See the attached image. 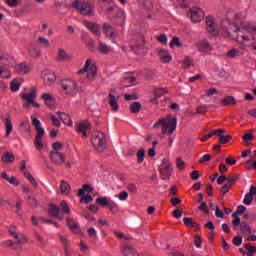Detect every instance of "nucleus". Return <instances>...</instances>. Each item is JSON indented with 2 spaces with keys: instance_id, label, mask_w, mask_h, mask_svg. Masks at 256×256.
Instances as JSON below:
<instances>
[{
  "instance_id": "obj_47",
  "label": "nucleus",
  "mask_w": 256,
  "mask_h": 256,
  "mask_svg": "<svg viewBox=\"0 0 256 256\" xmlns=\"http://www.w3.org/2000/svg\"><path fill=\"white\" fill-rule=\"evenodd\" d=\"M231 139H233V136L231 135H221L219 140H218V143H220L221 145H227V143H229V141H231Z\"/></svg>"
},
{
  "instance_id": "obj_40",
  "label": "nucleus",
  "mask_w": 256,
  "mask_h": 256,
  "mask_svg": "<svg viewBox=\"0 0 256 256\" xmlns=\"http://www.w3.org/2000/svg\"><path fill=\"white\" fill-rule=\"evenodd\" d=\"M0 77L2 79H9L11 77V71L6 66H0Z\"/></svg>"
},
{
  "instance_id": "obj_60",
  "label": "nucleus",
  "mask_w": 256,
  "mask_h": 256,
  "mask_svg": "<svg viewBox=\"0 0 256 256\" xmlns=\"http://www.w3.org/2000/svg\"><path fill=\"white\" fill-rule=\"evenodd\" d=\"M93 202V197H91V195H83L82 198L80 199V203H84L85 205H87L88 203Z\"/></svg>"
},
{
  "instance_id": "obj_64",
  "label": "nucleus",
  "mask_w": 256,
  "mask_h": 256,
  "mask_svg": "<svg viewBox=\"0 0 256 256\" xmlns=\"http://www.w3.org/2000/svg\"><path fill=\"white\" fill-rule=\"evenodd\" d=\"M127 189L130 193H132V195H135V193H137V185H135L134 183L128 184Z\"/></svg>"
},
{
  "instance_id": "obj_36",
  "label": "nucleus",
  "mask_w": 256,
  "mask_h": 256,
  "mask_svg": "<svg viewBox=\"0 0 256 256\" xmlns=\"http://www.w3.org/2000/svg\"><path fill=\"white\" fill-rule=\"evenodd\" d=\"M23 83V80L21 79H14L11 83H10V89L13 93H17V91H19L21 84Z\"/></svg>"
},
{
  "instance_id": "obj_51",
  "label": "nucleus",
  "mask_w": 256,
  "mask_h": 256,
  "mask_svg": "<svg viewBox=\"0 0 256 256\" xmlns=\"http://www.w3.org/2000/svg\"><path fill=\"white\" fill-rule=\"evenodd\" d=\"M38 41L42 45V47H45V48L51 47V43H49V39H47L43 36H39Z\"/></svg>"
},
{
  "instance_id": "obj_55",
  "label": "nucleus",
  "mask_w": 256,
  "mask_h": 256,
  "mask_svg": "<svg viewBox=\"0 0 256 256\" xmlns=\"http://www.w3.org/2000/svg\"><path fill=\"white\" fill-rule=\"evenodd\" d=\"M167 90L164 88H156L154 90V97H163V95H166Z\"/></svg>"
},
{
  "instance_id": "obj_59",
  "label": "nucleus",
  "mask_w": 256,
  "mask_h": 256,
  "mask_svg": "<svg viewBox=\"0 0 256 256\" xmlns=\"http://www.w3.org/2000/svg\"><path fill=\"white\" fill-rule=\"evenodd\" d=\"M232 188H233V186L226 183L220 188V193H222V195H226V193H229V190H231Z\"/></svg>"
},
{
  "instance_id": "obj_15",
  "label": "nucleus",
  "mask_w": 256,
  "mask_h": 256,
  "mask_svg": "<svg viewBox=\"0 0 256 256\" xmlns=\"http://www.w3.org/2000/svg\"><path fill=\"white\" fill-rule=\"evenodd\" d=\"M32 125H34L35 131L37 133L35 137L38 139H43V137H45V129L41 127V121H39L37 118H34L32 119Z\"/></svg>"
},
{
  "instance_id": "obj_1",
  "label": "nucleus",
  "mask_w": 256,
  "mask_h": 256,
  "mask_svg": "<svg viewBox=\"0 0 256 256\" xmlns=\"http://www.w3.org/2000/svg\"><path fill=\"white\" fill-rule=\"evenodd\" d=\"M162 127V133H167L168 135H173L175 129H177V118L168 115L166 118H159V120L153 125L154 129H159Z\"/></svg>"
},
{
  "instance_id": "obj_54",
  "label": "nucleus",
  "mask_w": 256,
  "mask_h": 256,
  "mask_svg": "<svg viewBox=\"0 0 256 256\" xmlns=\"http://www.w3.org/2000/svg\"><path fill=\"white\" fill-rule=\"evenodd\" d=\"M183 47V44L179 40V37H173L172 41L170 42V48L173 49V47Z\"/></svg>"
},
{
  "instance_id": "obj_23",
  "label": "nucleus",
  "mask_w": 256,
  "mask_h": 256,
  "mask_svg": "<svg viewBox=\"0 0 256 256\" xmlns=\"http://www.w3.org/2000/svg\"><path fill=\"white\" fill-rule=\"evenodd\" d=\"M9 233H10L11 236L14 237V239L16 240V243L18 245H21L23 243H27V238H25V236H23V235L17 234V231H15V229L10 228Z\"/></svg>"
},
{
  "instance_id": "obj_10",
  "label": "nucleus",
  "mask_w": 256,
  "mask_h": 256,
  "mask_svg": "<svg viewBox=\"0 0 256 256\" xmlns=\"http://www.w3.org/2000/svg\"><path fill=\"white\" fill-rule=\"evenodd\" d=\"M36 97H37V90L35 89V87L31 88L30 93L21 94V99H23V101H26V103L24 104V107H29V105H31V103L35 101Z\"/></svg>"
},
{
  "instance_id": "obj_43",
  "label": "nucleus",
  "mask_w": 256,
  "mask_h": 256,
  "mask_svg": "<svg viewBox=\"0 0 256 256\" xmlns=\"http://www.w3.org/2000/svg\"><path fill=\"white\" fill-rule=\"evenodd\" d=\"M98 51H100V53H103L104 55H107V53L111 51V48L107 46V44L99 42Z\"/></svg>"
},
{
  "instance_id": "obj_17",
  "label": "nucleus",
  "mask_w": 256,
  "mask_h": 256,
  "mask_svg": "<svg viewBox=\"0 0 256 256\" xmlns=\"http://www.w3.org/2000/svg\"><path fill=\"white\" fill-rule=\"evenodd\" d=\"M196 47L198 48L199 51H201L202 53H209V51H211L213 48L211 47V44L209 43V41H207L206 39L204 40H200L197 44Z\"/></svg>"
},
{
  "instance_id": "obj_28",
  "label": "nucleus",
  "mask_w": 256,
  "mask_h": 256,
  "mask_svg": "<svg viewBox=\"0 0 256 256\" xmlns=\"http://www.w3.org/2000/svg\"><path fill=\"white\" fill-rule=\"evenodd\" d=\"M5 127H6V137H9V135H11V131H13V122H11L10 113L6 114Z\"/></svg>"
},
{
  "instance_id": "obj_12",
  "label": "nucleus",
  "mask_w": 256,
  "mask_h": 256,
  "mask_svg": "<svg viewBox=\"0 0 256 256\" xmlns=\"http://www.w3.org/2000/svg\"><path fill=\"white\" fill-rule=\"evenodd\" d=\"M91 130V123L87 120H83L76 126V131L82 133L83 137H88L87 131Z\"/></svg>"
},
{
  "instance_id": "obj_42",
  "label": "nucleus",
  "mask_w": 256,
  "mask_h": 256,
  "mask_svg": "<svg viewBox=\"0 0 256 256\" xmlns=\"http://www.w3.org/2000/svg\"><path fill=\"white\" fill-rule=\"evenodd\" d=\"M24 177H26V179H28V181H30V183L32 184L33 187H35V188L39 187V184L37 183V181L35 180L33 175L30 174V172L25 171Z\"/></svg>"
},
{
  "instance_id": "obj_8",
  "label": "nucleus",
  "mask_w": 256,
  "mask_h": 256,
  "mask_svg": "<svg viewBox=\"0 0 256 256\" xmlns=\"http://www.w3.org/2000/svg\"><path fill=\"white\" fill-rule=\"evenodd\" d=\"M192 23H201L205 19V11L199 7H194L189 10Z\"/></svg>"
},
{
  "instance_id": "obj_22",
  "label": "nucleus",
  "mask_w": 256,
  "mask_h": 256,
  "mask_svg": "<svg viewBox=\"0 0 256 256\" xmlns=\"http://www.w3.org/2000/svg\"><path fill=\"white\" fill-rule=\"evenodd\" d=\"M60 242L62 246L64 247V253L66 256H71V252H69V249L71 247V242H69V239H67L65 236L60 235L59 236Z\"/></svg>"
},
{
  "instance_id": "obj_29",
  "label": "nucleus",
  "mask_w": 256,
  "mask_h": 256,
  "mask_svg": "<svg viewBox=\"0 0 256 256\" xmlns=\"http://www.w3.org/2000/svg\"><path fill=\"white\" fill-rule=\"evenodd\" d=\"M223 107H229L230 105H237V101H235V97L226 96L220 101Z\"/></svg>"
},
{
  "instance_id": "obj_21",
  "label": "nucleus",
  "mask_w": 256,
  "mask_h": 256,
  "mask_svg": "<svg viewBox=\"0 0 256 256\" xmlns=\"http://www.w3.org/2000/svg\"><path fill=\"white\" fill-rule=\"evenodd\" d=\"M102 29L106 37H108L109 39H113V36L115 35V29L113 28V26H111V24L105 22L102 26Z\"/></svg>"
},
{
  "instance_id": "obj_63",
  "label": "nucleus",
  "mask_w": 256,
  "mask_h": 256,
  "mask_svg": "<svg viewBox=\"0 0 256 256\" xmlns=\"http://www.w3.org/2000/svg\"><path fill=\"white\" fill-rule=\"evenodd\" d=\"M233 245H236V247H239L243 243V237L242 236H236L232 240Z\"/></svg>"
},
{
  "instance_id": "obj_11",
  "label": "nucleus",
  "mask_w": 256,
  "mask_h": 256,
  "mask_svg": "<svg viewBox=\"0 0 256 256\" xmlns=\"http://www.w3.org/2000/svg\"><path fill=\"white\" fill-rule=\"evenodd\" d=\"M206 31L213 37L219 33L215 27V18L213 16L206 17Z\"/></svg>"
},
{
  "instance_id": "obj_57",
  "label": "nucleus",
  "mask_w": 256,
  "mask_h": 256,
  "mask_svg": "<svg viewBox=\"0 0 256 256\" xmlns=\"http://www.w3.org/2000/svg\"><path fill=\"white\" fill-rule=\"evenodd\" d=\"M108 209H109L112 213H118V211H119V206H118L117 203H115V202H109V204H108Z\"/></svg>"
},
{
  "instance_id": "obj_56",
  "label": "nucleus",
  "mask_w": 256,
  "mask_h": 256,
  "mask_svg": "<svg viewBox=\"0 0 256 256\" xmlns=\"http://www.w3.org/2000/svg\"><path fill=\"white\" fill-rule=\"evenodd\" d=\"M34 146L36 147L37 151H41V149H43V140H42V138L35 137Z\"/></svg>"
},
{
  "instance_id": "obj_61",
  "label": "nucleus",
  "mask_w": 256,
  "mask_h": 256,
  "mask_svg": "<svg viewBox=\"0 0 256 256\" xmlns=\"http://www.w3.org/2000/svg\"><path fill=\"white\" fill-rule=\"evenodd\" d=\"M115 237L118 239H123L124 241H130V236L125 235L123 232H115L114 233Z\"/></svg>"
},
{
  "instance_id": "obj_44",
  "label": "nucleus",
  "mask_w": 256,
  "mask_h": 256,
  "mask_svg": "<svg viewBox=\"0 0 256 256\" xmlns=\"http://www.w3.org/2000/svg\"><path fill=\"white\" fill-rule=\"evenodd\" d=\"M52 151L50 153H61V149H63V143L61 142H54L52 144Z\"/></svg>"
},
{
  "instance_id": "obj_53",
  "label": "nucleus",
  "mask_w": 256,
  "mask_h": 256,
  "mask_svg": "<svg viewBox=\"0 0 256 256\" xmlns=\"http://www.w3.org/2000/svg\"><path fill=\"white\" fill-rule=\"evenodd\" d=\"M254 135H253V130H248V133H246L243 137H242V139H243V141L245 142V143H247V141H253V139H254Z\"/></svg>"
},
{
  "instance_id": "obj_19",
  "label": "nucleus",
  "mask_w": 256,
  "mask_h": 256,
  "mask_svg": "<svg viewBox=\"0 0 256 256\" xmlns=\"http://www.w3.org/2000/svg\"><path fill=\"white\" fill-rule=\"evenodd\" d=\"M66 223L72 233H81V227L73 218H66Z\"/></svg>"
},
{
  "instance_id": "obj_39",
  "label": "nucleus",
  "mask_w": 256,
  "mask_h": 256,
  "mask_svg": "<svg viewBox=\"0 0 256 256\" xmlns=\"http://www.w3.org/2000/svg\"><path fill=\"white\" fill-rule=\"evenodd\" d=\"M2 161L3 163H13L15 161V155L11 152H6L2 155Z\"/></svg>"
},
{
  "instance_id": "obj_49",
  "label": "nucleus",
  "mask_w": 256,
  "mask_h": 256,
  "mask_svg": "<svg viewBox=\"0 0 256 256\" xmlns=\"http://www.w3.org/2000/svg\"><path fill=\"white\" fill-rule=\"evenodd\" d=\"M60 207L62 208L63 213L66 215H71V209L69 208V205H67V202L65 200H62L60 202Z\"/></svg>"
},
{
  "instance_id": "obj_37",
  "label": "nucleus",
  "mask_w": 256,
  "mask_h": 256,
  "mask_svg": "<svg viewBox=\"0 0 256 256\" xmlns=\"http://www.w3.org/2000/svg\"><path fill=\"white\" fill-rule=\"evenodd\" d=\"M17 73H20L21 75H27L29 71H31V68L25 64H19L16 66Z\"/></svg>"
},
{
  "instance_id": "obj_26",
  "label": "nucleus",
  "mask_w": 256,
  "mask_h": 256,
  "mask_svg": "<svg viewBox=\"0 0 256 256\" xmlns=\"http://www.w3.org/2000/svg\"><path fill=\"white\" fill-rule=\"evenodd\" d=\"M158 55L163 63H170L171 61V54H169V51L165 49H159Z\"/></svg>"
},
{
  "instance_id": "obj_58",
  "label": "nucleus",
  "mask_w": 256,
  "mask_h": 256,
  "mask_svg": "<svg viewBox=\"0 0 256 256\" xmlns=\"http://www.w3.org/2000/svg\"><path fill=\"white\" fill-rule=\"evenodd\" d=\"M245 249H247V254H255L256 253V247L251 245V243L244 244Z\"/></svg>"
},
{
  "instance_id": "obj_33",
  "label": "nucleus",
  "mask_w": 256,
  "mask_h": 256,
  "mask_svg": "<svg viewBox=\"0 0 256 256\" xmlns=\"http://www.w3.org/2000/svg\"><path fill=\"white\" fill-rule=\"evenodd\" d=\"M60 192L63 195H69V193H71V185H69V183H67V181L62 180L61 184H60Z\"/></svg>"
},
{
  "instance_id": "obj_24",
  "label": "nucleus",
  "mask_w": 256,
  "mask_h": 256,
  "mask_svg": "<svg viewBox=\"0 0 256 256\" xmlns=\"http://www.w3.org/2000/svg\"><path fill=\"white\" fill-rule=\"evenodd\" d=\"M57 115H59V119H61L64 125H67L68 127L73 126V120H71V116H69L65 112H57Z\"/></svg>"
},
{
  "instance_id": "obj_32",
  "label": "nucleus",
  "mask_w": 256,
  "mask_h": 256,
  "mask_svg": "<svg viewBox=\"0 0 256 256\" xmlns=\"http://www.w3.org/2000/svg\"><path fill=\"white\" fill-rule=\"evenodd\" d=\"M183 221H184V225H186V227H192L193 229H201L199 224L197 222L193 221V218H191V217H185L183 219Z\"/></svg>"
},
{
  "instance_id": "obj_31",
  "label": "nucleus",
  "mask_w": 256,
  "mask_h": 256,
  "mask_svg": "<svg viewBox=\"0 0 256 256\" xmlns=\"http://www.w3.org/2000/svg\"><path fill=\"white\" fill-rule=\"evenodd\" d=\"M109 100L108 103L112 109V111H119V103L117 102V98L113 94H109Z\"/></svg>"
},
{
  "instance_id": "obj_50",
  "label": "nucleus",
  "mask_w": 256,
  "mask_h": 256,
  "mask_svg": "<svg viewBox=\"0 0 256 256\" xmlns=\"http://www.w3.org/2000/svg\"><path fill=\"white\" fill-rule=\"evenodd\" d=\"M136 157L138 163H142L143 161H145V149L141 148L140 150H138Z\"/></svg>"
},
{
  "instance_id": "obj_20",
  "label": "nucleus",
  "mask_w": 256,
  "mask_h": 256,
  "mask_svg": "<svg viewBox=\"0 0 256 256\" xmlns=\"http://www.w3.org/2000/svg\"><path fill=\"white\" fill-rule=\"evenodd\" d=\"M256 195V187L255 186H251L249 193H247L244 197V205H251V203H253V197H255Z\"/></svg>"
},
{
  "instance_id": "obj_7",
  "label": "nucleus",
  "mask_w": 256,
  "mask_h": 256,
  "mask_svg": "<svg viewBox=\"0 0 256 256\" xmlns=\"http://www.w3.org/2000/svg\"><path fill=\"white\" fill-rule=\"evenodd\" d=\"M60 86L62 87L63 91H65L66 95H75L77 93V82L71 79H64L61 80Z\"/></svg>"
},
{
  "instance_id": "obj_3",
  "label": "nucleus",
  "mask_w": 256,
  "mask_h": 256,
  "mask_svg": "<svg viewBox=\"0 0 256 256\" xmlns=\"http://www.w3.org/2000/svg\"><path fill=\"white\" fill-rule=\"evenodd\" d=\"M72 7H74V9H76V11L80 13V15H84L86 17H93V15H95V11H93V6L85 1L76 0L72 4Z\"/></svg>"
},
{
  "instance_id": "obj_16",
  "label": "nucleus",
  "mask_w": 256,
  "mask_h": 256,
  "mask_svg": "<svg viewBox=\"0 0 256 256\" xmlns=\"http://www.w3.org/2000/svg\"><path fill=\"white\" fill-rule=\"evenodd\" d=\"M48 211L54 219H60V221H63L64 217L61 216V208L57 206L56 204H50L48 207Z\"/></svg>"
},
{
  "instance_id": "obj_14",
  "label": "nucleus",
  "mask_w": 256,
  "mask_h": 256,
  "mask_svg": "<svg viewBox=\"0 0 256 256\" xmlns=\"http://www.w3.org/2000/svg\"><path fill=\"white\" fill-rule=\"evenodd\" d=\"M28 55L32 59H39L41 57V48L35 43H31L28 47Z\"/></svg>"
},
{
  "instance_id": "obj_52",
  "label": "nucleus",
  "mask_w": 256,
  "mask_h": 256,
  "mask_svg": "<svg viewBox=\"0 0 256 256\" xmlns=\"http://www.w3.org/2000/svg\"><path fill=\"white\" fill-rule=\"evenodd\" d=\"M209 109V107L205 105H200L196 107V113L194 115H205V112Z\"/></svg>"
},
{
  "instance_id": "obj_38",
  "label": "nucleus",
  "mask_w": 256,
  "mask_h": 256,
  "mask_svg": "<svg viewBox=\"0 0 256 256\" xmlns=\"http://www.w3.org/2000/svg\"><path fill=\"white\" fill-rule=\"evenodd\" d=\"M93 191V187L89 184H84L81 189L78 190V197H83L86 193H91Z\"/></svg>"
},
{
  "instance_id": "obj_25",
  "label": "nucleus",
  "mask_w": 256,
  "mask_h": 256,
  "mask_svg": "<svg viewBox=\"0 0 256 256\" xmlns=\"http://www.w3.org/2000/svg\"><path fill=\"white\" fill-rule=\"evenodd\" d=\"M57 61H61L62 63H66L67 61H71V57L69 54L65 51V49L60 48L58 50V56Z\"/></svg>"
},
{
  "instance_id": "obj_35",
  "label": "nucleus",
  "mask_w": 256,
  "mask_h": 256,
  "mask_svg": "<svg viewBox=\"0 0 256 256\" xmlns=\"http://www.w3.org/2000/svg\"><path fill=\"white\" fill-rule=\"evenodd\" d=\"M41 99H43V101H45V104L50 108L55 105V101L53 100V97H51V94L49 93L42 94Z\"/></svg>"
},
{
  "instance_id": "obj_13",
  "label": "nucleus",
  "mask_w": 256,
  "mask_h": 256,
  "mask_svg": "<svg viewBox=\"0 0 256 256\" xmlns=\"http://www.w3.org/2000/svg\"><path fill=\"white\" fill-rule=\"evenodd\" d=\"M84 27L88 29V31H91L93 35H100L101 26L95 22H89L88 20H84L83 22Z\"/></svg>"
},
{
  "instance_id": "obj_41",
  "label": "nucleus",
  "mask_w": 256,
  "mask_h": 256,
  "mask_svg": "<svg viewBox=\"0 0 256 256\" xmlns=\"http://www.w3.org/2000/svg\"><path fill=\"white\" fill-rule=\"evenodd\" d=\"M141 111V102H133L130 105V113L137 114Z\"/></svg>"
},
{
  "instance_id": "obj_30",
  "label": "nucleus",
  "mask_w": 256,
  "mask_h": 256,
  "mask_svg": "<svg viewBox=\"0 0 256 256\" xmlns=\"http://www.w3.org/2000/svg\"><path fill=\"white\" fill-rule=\"evenodd\" d=\"M121 251L123 255H133L138 256L137 251H135V248L131 245H125L121 247Z\"/></svg>"
},
{
  "instance_id": "obj_18",
  "label": "nucleus",
  "mask_w": 256,
  "mask_h": 256,
  "mask_svg": "<svg viewBox=\"0 0 256 256\" xmlns=\"http://www.w3.org/2000/svg\"><path fill=\"white\" fill-rule=\"evenodd\" d=\"M0 177L14 187L19 186V180L15 176H9L7 172H1Z\"/></svg>"
},
{
  "instance_id": "obj_34",
  "label": "nucleus",
  "mask_w": 256,
  "mask_h": 256,
  "mask_svg": "<svg viewBox=\"0 0 256 256\" xmlns=\"http://www.w3.org/2000/svg\"><path fill=\"white\" fill-rule=\"evenodd\" d=\"M135 81H137L135 77H125L121 81V87H131V85H135Z\"/></svg>"
},
{
  "instance_id": "obj_9",
  "label": "nucleus",
  "mask_w": 256,
  "mask_h": 256,
  "mask_svg": "<svg viewBox=\"0 0 256 256\" xmlns=\"http://www.w3.org/2000/svg\"><path fill=\"white\" fill-rule=\"evenodd\" d=\"M49 157L52 165H55L56 167H62L67 159L65 154L61 152H50Z\"/></svg>"
},
{
  "instance_id": "obj_48",
  "label": "nucleus",
  "mask_w": 256,
  "mask_h": 256,
  "mask_svg": "<svg viewBox=\"0 0 256 256\" xmlns=\"http://www.w3.org/2000/svg\"><path fill=\"white\" fill-rule=\"evenodd\" d=\"M239 55H241V51L238 49H231L227 53V57H229V59H235V57H239Z\"/></svg>"
},
{
  "instance_id": "obj_4",
  "label": "nucleus",
  "mask_w": 256,
  "mask_h": 256,
  "mask_svg": "<svg viewBox=\"0 0 256 256\" xmlns=\"http://www.w3.org/2000/svg\"><path fill=\"white\" fill-rule=\"evenodd\" d=\"M87 73V79H95L97 76V66L93 64L91 59H87L84 67L78 71V75H85Z\"/></svg>"
},
{
  "instance_id": "obj_2",
  "label": "nucleus",
  "mask_w": 256,
  "mask_h": 256,
  "mask_svg": "<svg viewBox=\"0 0 256 256\" xmlns=\"http://www.w3.org/2000/svg\"><path fill=\"white\" fill-rule=\"evenodd\" d=\"M91 143L98 153H103L107 147V134L103 132H94L92 134Z\"/></svg>"
},
{
  "instance_id": "obj_6",
  "label": "nucleus",
  "mask_w": 256,
  "mask_h": 256,
  "mask_svg": "<svg viewBox=\"0 0 256 256\" xmlns=\"http://www.w3.org/2000/svg\"><path fill=\"white\" fill-rule=\"evenodd\" d=\"M232 217H234V220L232 221L234 230H237V227H240L241 233L251 235L252 228L249 226V223L245 221L241 222V218H239V216L236 213H233Z\"/></svg>"
},
{
  "instance_id": "obj_27",
  "label": "nucleus",
  "mask_w": 256,
  "mask_h": 256,
  "mask_svg": "<svg viewBox=\"0 0 256 256\" xmlns=\"http://www.w3.org/2000/svg\"><path fill=\"white\" fill-rule=\"evenodd\" d=\"M43 79H44V83L46 85H51V83H55V73H53L52 71H46L43 75Z\"/></svg>"
},
{
  "instance_id": "obj_45",
  "label": "nucleus",
  "mask_w": 256,
  "mask_h": 256,
  "mask_svg": "<svg viewBox=\"0 0 256 256\" xmlns=\"http://www.w3.org/2000/svg\"><path fill=\"white\" fill-rule=\"evenodd\" d=\"M96 203L98 205H100L101 207H108L109 206V200L107 199V197H98L96 199Z\"/></svg>"
},
{
  "instance_id": "obj_5",
  "label": "nucleus",
  "mask_w": 256,
  "mask_h": 256,
  "mask_svg": "<svg viewBox=\"0 0 256 256\" xmlns=\"http://www.w3.org/2000/svg\"><path fill=\"white\" fill-rule=\"evenodd\" d=\"M160 177L163 181L170 179L173 173V164L167 159H163L159 166Z\"/></svg>"
},
{
  "instance_id": "obj_46",
  "label": "nucleus",
  "mask_w": 256,
  "mask_h": 256,
  "mask_svg": "<svg viewBox=\"0 0 256 256\" xmlns=\"http://www.w3.org/2000/svg\"><path fill=\"white\" fill-rule=\"evenodd\" d=\"M227 184L231 185V187H233V185H235V183H237V181H239V174H234L233 176H228L227 177Z\"/></svg>"
},
{
  "instance_id": "obj_62",
  "label": "nucleus",
  "mask_w": 256,
  "mask_h": 256,
  "mask_svg": "<svg viewBox=\"0 0 256 256\" xmlns=\"http://www.w3.org/2000/svg\"><path fill=\"white\" fill-rule=\"evenodd\" d=\"M27 201H28V205L32 208H35L37 207V205H39L37 202V199L32 198L31 196L27 197Z\"/></svg>"
}]
</instances>
